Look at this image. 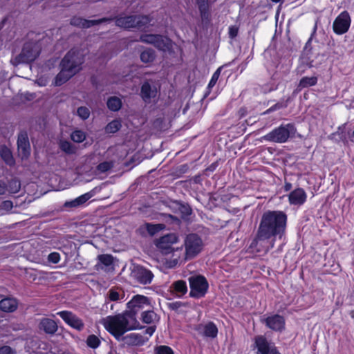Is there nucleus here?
<instances>
[{
  "label": "nucleus",
  "mask_w": 354,
  "mask_h": 354,
  "mask_svg": "<svg viewBox=\"0 0 354 354\" xmlns=\"http://www.w3.org/2000/svg\"><path fill=\"white\" fill-rule=\"evenodd\" d=\"M287 215L282 211H266L261 218L257 234L250 248L257 252L267 253L277 240L286 234Z\"/></svg>",
  "instance_id": "f257e3e1"
},
{
  "label": "nucleus",
  "mask_w": 354,
  "mask_h": 354,
  "mask_svg": "<svg viewBox=\"0 0 354 354\" xmlns=\"http://www.w3.org/2000/svg\"><path fill=\"white\" fill-rule=\"evenodd\" d=\"M102 323L105 329L118 341L122 339L125 333L141 328L136 311H124L115 316H108L103 319Z\"/></svg>",
  "instance_id": "f03ea898"
},
{
  "label": "nucleus",
  "mask_w": 354,
  "mask_h": 354,
  "mask_svg": "<svg viewBox=\"0 0 354 354\" xmlns=\"http://www.w3.org/2000/svg\"><path fill=\"white\" fill-rule=\"evenodd\" d=\"M84 62V57L80 50H70L60 62L61 70L55 77V85H62L80 71Z\"/></svg>",
  "instance_id": "7ed1b4c3"
},
{
  "label": "nucleus",
  "mask_w": 354,
  "mask_h": 354,
  "mask_svg": "<svg viewBox=\"0 0 354 354\" xmlns=\"http://www.w3.org/2000/svg\"><path fill=\"white\" fill-rule=\"evenodd\" d=\"M41 46L39 42L30 41L26 42L21 53L11 59L10 62L14 66L21 64H28L35 61L40 54Z\"/></svg>",
  "instance_id": "20e7f679"
},
{
  "label": "nucleus",
  "mask_w": 354,
  "mask_h": 354,
  "mask_svg": "<svg viewBox=\"0 0 354 354\" xmlns=\"http://www.w3.org/2000/svg\"><path fill=\"white\" fill-rule=\"evenodd\" d=\"M151 19L147 15L120 16L115 19V25L124 29H141L145 28L150 22Z\"/></svg>",
  "instance_id": "39448f33"
},
{
  "label": "nucleus",
  "mask_w": 354,
  "mask_h": 354,
  "mask_svg": "<svg viewBox=\"0 0 354 354\" xmlns=\"http://www.w3.org/2000/svg\"><path fill=\"white\" fill-rule=\"evenodd\" d=\"M296 129L292 124H281L265 135L263 140L277 143L286 142L290 136H293Z\"/></svg>",
  "instance_id": "423d86ee"
},
{
  "label": "nucleus",
  "mask_w": 354,
  "mask_h": 354,
  "mask_svg": "<svg viewBox=\"0 0 354 354\" xmlns=\"http://www.w3.org/2000/svg\"><path fill=\"white\" fill-rule=\"evenodd\" d=\"M185 259H192L196 257L203 250L202 239L197 234L191 233L184 240Z\"/></svg>",
  "instance_id": "0eeeda50"
},
{
  "label": "nucleus",
  "mask_w": 354,
  "mask_h": 354,
  "mask_svg": "<svg viewBox=\"0 0 354 354\" xmlns=\"http://www.w3.org/2000/svg\"><path fill=\"white\" fill-rule=\"evenodd\" d=\"M190 287L189 296L201 298L207 292L209 284L206 278L201 274L192 275L188 279Z\"/></svg>",
  "instance_id": "6e6552de"
},
{
  "label": "nucleus",
  "mask_w": 354,
  "mask_h": 354,
  "mask_svg": "<svg viewBox=\"0 0 354 354\" xmlns=\"http://www.w3.org/2000/svg\"><path fill=\"white\" fill-rule=\"evenodd\" d=\"M140 41L151 44L162 51H169L172 48V41L167 37L160 35L146 34L140 37Z\"/></svg>",
  "instance_id": "1a4fd4ad"
},
{
  "label": "nucleus",
  "mask_w": 354,
  "mask_h": 354,
  "mask_svg": "<svg viewBox=\"0 0 354 354\" xmlns=\"http://www.w3.org/2000/svg\"><path fill=\"white\" fill-rule=\"evenodd\" d=\"M131 276L138 283L143 285L150 284L153 278V274L151 270L139 265H134L133 266Z\"/></svg>",
  "instance_id": "9d476101"
},
{
  "label": "nucleus",
  "mask_w": 354,
  "mask_h": 354,
  "mask_svg": "<svg viewBox=\"0 0 354 354\" xmlns=\"http://www.w3.org/2000/svg\"><path fill=\"white\" fill-rule=\"evenodd\" d=\"M178 239V236L176 234H167L156 240V245L162 254H167L173 252L171 245L177 243Z\"/></svg>",
  "instance_id": "9b49d317"
},
{
  "label": "nucleus",
  "mask_w": 354,
  "mask_h": 354,
  "mask_svg": "<svg viewBox=\"0 0 354 354\" xmlns=\"http://www.w3.org/2000/svg\"><path fill=\"white\" fill-rule=\"evenodd\" d=\"M254 342L257 354H280L274 344L268 342L263 335L257 336Z\"/></svg>",
  "instance_id": "f8f14e48"
},
{
  "label": "nucleus",
  "mask_w": 354,
  "mask_h": 354,
  "mask_svg": "<svg viewBox=\"0 0 354 354\" xmlns=\"http://www.w3.org/2000/svg\"><path fill=\"white\" fill-rule=\"evenodd\" d=\"M351 18L346 11L342 12L334 21L333 30L338 35L346 32L350 27Z\"/></svg>",
  "instance_id": "ddd939ff"
},
{
  "label": "nucleus",
  "mask_w": 354,
  "mask_h": 354,
  "mask_svg": "<svg viewBox=\"0 0 354 354\" xmlns=\"http://www.w3.org/2000/svg\"><path fill=\"white\" fill-rule=\"evenodd\" d=\"M112 20H113L112 18H106V17L102 18V19H100L97 20H88V19H83L80 17H73L71 19L70 24H71V25L75 26V27H78V28H88L93 26L100 24L103 22L111 21Z\"/></svg>",
  "instance_id": "4468645a"
},
{
  "label": "nucleus",
  "mask_w": 354,
  "mask_h": 354,
  "mask_svg": "<svg viewBox=\"0 0 354 354\" xmlns=\"http://www.w3.org/2000/svg\"><path fill=\"white\" fill-rule=\"evenodd\" d=\"M151 300L147 297L136 295L127 304L129 310L151 307Z\"/></svg>",
  "instance_id": "2eb2a0df"
},
{
  "label": "nucleus",
  "mask_w": 354,
  "mask_h": 354,
  "mask_svg": "<svg viewBox=\"0 0 354 354\" xmlns=\"http://www.w3.org/2000/svg\"><path fill=\"white\" fill-rule=\"evenodd\" d=\"M157 95V88L154 84L150 81L145 82L140 90V96L145 102H150L151 98H154Z\"/></svg>",
  "instance_id": "dca6fc26"
},
{
  "label": "nucleus",
  "mask_w": 354,
  "mask_h": 354,
  "mask_svg": "<svg viewBox=\"0 0 354 354\" xmlns=\"http://www.w3.org/2000/svg\"><path fill=\"white\" fill-rule=\"evenodd\" d=\"M58 314L70 326L79 330L82 329L84 326L83 322L73 315L71 311H59Z\"/></svg>",
  "instance_id": "f3484780"
},
{
  "label": "nucleus",
  "mask_w": 354,
  "mask_h": 354,
  "mask_svg": "<svg viewBox=\"0 0 354 354\" xmlns=\"http://www.w3.org/2000/svg\"><path fill=\"white\" fill-rule=\"evenodd\" d=\"M17 147L22 158H27L30 155V146L26 132H21L19 134Z\"/></svg>",
  "instance_id": "a211bd4d"
},
{
  "label": "nucleus",
  "mask_w": 354,
  "mask_h": 354,
  "mask_svg": "<svg viewBox=\"0 0 354 354\" xmlns=\"http://www.w3.org/2000/svg\"><path fill=\"white\" fill-rule=\"evenodd\" d=\"M306 200V194L301 188H297L289 194V202L292 205H301Z\"/></svg>",
  "instance_id": "6ab92c4d"
},
{
  "label": "nucleus",
  "mask_w": 354,
  "mask_h": 354,
  "mask_svg": "<svg viewBox=\"0 0 354 354\" xmlns=\"http://www.w3.org/2000/svg\"><path fill=\"white\" fill-rule=\"evenodd\" d=\"M265 323L268 327L274 330H282L285 324L283 317L278 315L267 317Z\"/></svg>",
  "instance_id": "aec40b11"
},
{
  "label": "nucleus",
  "mask_w": 354,
  "mask_h": 354,
  "mask_svg": "<svg viewBox=\"0 0 354 354\" xmlns=\"http://www.w3.org/2000/svg\"><path fill=\"white\" fill-rule=\"evenodd\" d=\"M197 330L205 337L214 338L217 336L218 328L213 322H208L205 324H200Z\"/></svg>",
  "instance_id": "412c9836"
},
{
  "label": "nucleus",
  "mask_w": 354,
  "mask_h": 354,
  "mask_svg": "<svg viewBox=\"0 0 354 354\" xmlns=\"http://www.w3.org/2000/svg\"><path fill=\"white\" fill-rule=\"evenodd\" d=\"M93 196V192H87L84 194L81 195L80 196L70 201H66L64 204V207L68 208H74L77 207L84 203H85L87 201H88Z\"/></svg>",
  "instance_id": "4be33fe9"
},
{
  "label": "nucleus",
  "mask_w": 354,
  "mask_h": 354,
  "mask_svg": "<svg viewBox=\"0 0 354 354\" xmlns=\"http://www.w3.org/2000/svg\"><path fill=\"white\" fill-rule=\"evenodd\" d=\"M126 343L130 345L140 346L143 345L149 339L148 337H145L140 333H130L124 337Z\"/></svg>",
  "instance_id": "5701e85b"
},
{
  "label": "nucleus",
  "mask_w": 354,
  "mask_h": 354,
  "mask_svg": "<svg viewBox=\"0 0 354 354\" xmlns=\"http://www.w3.org/2000/svg\"><path fill=\"white\" fill-rule=\"evenodd\" d=\"M39 328L48 334H54L57 330V325L54 320L44 318L39 323Z\"/></svg>",
  "instance_id": "b1692460"
},
{
  "label": "nucleus",
  "mask_w": 354,
  "mask_h": 354,
  "mask_svg": "<svg viewBox=\"0 0 354 354\" xmlns=\"http://www.w3.org/2000/svg\"><path fill=\"white\" fill-rule=\"evenodd\" d=\"M196 3L198 6L202 21L208 20L209 17L208 0H196Z\"/></svg>",
  "instance_id": "393cba45"
},
{
  "label": "nucleus",
  "mask_w": 354,
  "mask_h": 354,
  "mask_svg": "<svg viewBox=\"0 0 354 354\" xmlns=\"http://www.w3.org/2000/svg\"><path fill=\"white\" fill-rule=\"evenodd\" d=\"M18 307V301L14 297H7L0 300V310H17Z\"/></svg>",
  "instance_id": "a878e982"
},
{
  "label": "nucleus",
  "mask_w": 354,
  "mask_h": 354,
  "mask_svg": "<svg viewBox=\"0 0 354 354\" xmlns=\"http://www.w3.org/2000/svg\"><path fill=\"white\" fill-rule=\"evenodd\" d=\"M0 156L9 166L13 165L15 162L11 151L6 146H1Z\"/></svg>",
  "instance_id": "bb28decb"
},
{
  "label": "nucleus",
  "mask_w": 354,
  "mask_h": 354,
  "mask_svg": "<svg viewBox=\"0 0 354 354\" xmlns=\"http://www.w3.org/2000/svg\"><path fill=\"white\" fill-rule=\"evenodd\" d=\"M171 288L178 296L184 295L187 292V283L183 280L174 281L171 285Z\"/></svg>",
  "instance_id": "cd10ccee"
},
{
  "label": "nucleus",
  "mask_w": 354,
  "mask_h": 354,
  "mask_svg": "<svg viewBox=\"0 0 354 354\" xmlns=\"http://www.w3.org/2000/svg\"><path fill=\"white\" fill-rule=\"evenodd\" d=\"M142 319L146 324H153L159 320V316L155 311H143L142 315Z\"/></svg>",
  "instance_id": "c85d7f7f"
},
{
  "label": "nucleus",
  "mask_w": 354,
  "mask_h": 354,
  "mask_svg": "<svg viewBox=\"0 0 354 354\" xmlns=\"http://www.w3.org/2000/svg\"><path fill=\"white\" fill-rule=\"evenodd\" d=\"M156 58L155 51L151 48H147L140 54V59L144 63H151Z\"/></svg>",
  "instance_id": "c756f323"
},
{
  "label": "nucleus",
  "mask_w": 354,
  "mask_h": 354,
  "mask_svg": "<svg viewBox=\"0 0 354 354\" xmlns=\"http://www.w3.org/2000/svg\"><path fill=\"white\" fill-rule=\"evenodd\" d=\"M122 127L121 121L120 120H113L106 124L104 128L106 133H115Z\"/></svg>",
  "instance_id": "7c9ffc66"
},
{
  "label": "nucleus",
  "mask_w": 354,
  "mask_h": 354,
  "mask_svg": "<svg viewBox=\"0 0 354 354\" xmlns=\"http://www.w3.org/2000/svg\"><path fill=\"white\" fill-rule=\"evenodd\" d=\"M21 189V182L16 178H12L7 184V191L10 194H16Z\"/></svg>",
  "instance_id": "2f4dec72"
},
{
  "label": "nucleus",
  "mask_w": 354,
  "mask_h": 354,
  "mask_svg": "<svg viewBox=\"0 0 354 354\" xmlns=\"http://www.w3.org/2000/svg\"><path fill=\"white\" fill-rule=\"evenodd\" d=\"M106 104L111 111H117L121 108L122 102L120 98L114 96L108 99Z\"/></svg>",
  "instance_id": "473e14b6"
},
{
  "label": "nucleus",
  "mask_w": 354,
  "mask_h": 354,
  "mask_svg": "<svg viewBox=\"0 0 354 354\" xmlns=\"http://www.w3.org/2000/svg\"><path fill=\"white\" fill-rule=\"evenodd\" d=\"M317 82V77H304L300 80L299 87L303 88L314 86Z\"/></svg>",
  "instance_id": "72a5a7b5"
},
{
  "label": "nucleus",
  "mask_w": 354,
  "mask_h": 354,
  "mask_svg": "<svg viewBox=\"0 0 354 354\" xmlns=\"http://www.w3.org/2000/svg\"><path fill=\"white\" fill-rule=\"evenodd\" d=\"M290 100V97H288L287 100H284L283 99L281 100L280 102L276 103L271 107H270L268 109H267L264 114H268L271 112H273L274 111L279 110L280 109L286 108L288 106V102Z\"/></svg>",
  "instance_id": "f704fd0d"
},
{
  "label": "nucleus",
  "mask_w": 354,
  "mask_h": 354,
  "mask_svg": "<svg viewBox=\"0 0 354 354\" xmlns=\"http://www.w3.org/2000/svg\"><path fill=\"white\" fill-rule=\"evenodd\" d=\"M146 230L147 232L151 235L153 236L160 230L165 228L164 224H152V223H147L146 224Z\"/></svg>",
  "instance_id": "c9c22d12"
},
{
  "label": "nucleus",
  "mask_w": 354,
  "mask_h": 354,
  "mask_svg": "<svg viewBox=\"0 0 354 354\" xmlns=\"http://www.w3.org/2000/svg\"><path fill=\"white\" fill-rule=\"evenodd\" d=\"M175 203L183 215L187 216L192 214V209L188 204L179 202H176Z\"/></svg>",
  "instance_id": "e433bc0d"
},
{
  "label": "nucleus",
  "mask_w": 354,
  "mask_h": 354,
  "mask_svg": "<svg viewBox=\"0 0 354 354\" xmlns=\"http://www.w3.org/2000/svg\"><path fill=\"white\" fill-rule=\"evenodd\" d=\"M71 138L73 141L80 143L85 140L86 135L85 133L81 130H75L71 133Z\"/></svg>",
  "instance_id": "4c0bfd02"
},
{
  "label": "nucleus",
  "mask_w": 354,
  "mask_h": 354,
  "mask_svg": "<svg viewBox=\"0 0 354 354\" xmlns=\"http://www.w3.org/2000/svg\"><path fill=\"white\" fill-rule=\"evenodd\" d=\"M90 109L86 106H80L77 110V115L83 120L88 119L90 116Z\"/></svg>",
  "instance_id": "58836bf2"
},
{
  "label": "nucleus",
  "mask_w": 354,
  "mask_h": 354,
  "mask_svg": "<svg viewBox=\"0 0 354 354\" xmlns=\"http://www.w3.org/2000/svg\"><path fill=\"white\" fill-rule=\"evenodd\" d=\"M86 344L89 347L96 348L100 346V340L96 335H91L87 337Z\"/></svg>",
  "instance_id": "ea45409f"
},
{
  "label": "nucleus",
  "mask_w": 354,
  "mask_h": 354,
  "mask_svg": "<svg viewBox=\"0 0 354 354\" xmlns=\"http://www.w3.org/2000/svg\"><path fill=\"white\" fill-rule=\"evenodd\" d=\"M97 258L106 266H109L113 263V258L111 254H101Z\"/></svg>",
  "instance_id": "a19ab883"
},
{
  "label": "nucleus",
  "mask_w": 354,
  "mask_h": 354,
  "mask_svg": "<svg viewBox=\"0 0 354 354\" xmlns=\"http://www.w3.org/2000/svg\"><path fill=\"white\" fill-rule=\"evenodd\" d=\"M222 70V66L217 68V70L214 73L209 82L208 84V88H211L216 84Z\"/></svg>",
  "instance_id": "79ce46f5"
},
{
  "label": "nucleus",
  "mask_w": 354,
  "mask_h": 354,
  "mask_svg": "<svg viewBox=\"0 0 354 354\" xmlns=\"http://www.w3.org/2000/svg\"><path fill=\"white\" fill-rule=\"evenodd\" d=\"M113 167V163L111 162L104 161L100 163L97 166V169L100 172H106Z\"/></svg>",
  "instance_id": "37998d69"
},
{
  "label": "nucleus",
  "mask_w": 354,
  "mask_h": 354,
  "mask_svg": "<svg viewBox=\"0 0 354 354\" xmlns=\"http://www.w3.org/2000/svg\"><path fill=\"white\" fill-rule=\"evenodd\" d=\"M156 354H174L172 349L167 346H158L155 350Z\"/></svg>",
  "instance_id": "c03bdc74"
},
{
  "label": "nucleus",
  "mask_w": 354,
  "mask_h": 354,
  "mask_svg": "<svg viewBox=\"0 0 354 354\" xmlns=\"http://www.w3.org/2000/svg\"><path fill=\"white\" fill-rule=\"evenodd\" d=\"M59 147L63 151H64L66 153H73L72 145H71V142H69L68 141H62L59 144Z\"/></svg>",
  "instance_id": "a18cd8bd"
},
{
  "label": "nucleus",
  "mask_w": 354,
  "mask_h": 354,
  "mask_svg": "<svg viewBox=\"0 0 354 354\" xmlns=\"http://www.w3.org/2000/svg\"><path fill=\"white\" fill-rule=\"evenodd\" d=\"M109 297L111 301H117L120 299V293L114 289H111L109 291Z\"/></svg>",
  "instance_id": "49530a36"
},
{
  "label": "nucleus",
  "mask_w": 354,
  "mask_h": 354,
  "mask_svg": "<svg viewBox=\"0 0 354 354\" xmlns=\"http://www.w3.org/2000/svg\"><path fill=\"white\" fill-rule=\"evenodd\" d=\"M13 203L11 201L7 200L3 201L0 205V209L9 212L12 209Z\"/></svg>",
  "instance_id": "de8ad7c7"
},
{
  "label": "nucleus",
  "mask_w": 354,
  "mask_h": 354,
  "mask_svg": "<svg viewBox=\"0 0 354 354\" xmlns=\"http://www.w3.org/2000/svg\"><path fill=\"white\" fill-rule=\"evenodd\" d=\"M48 260L51 263H57L60 260V255L57 252H52L48 255Z\"/></svg>",
  "instance_id": "09e8293b"
},
{
  "label": "nucleus",
  "mask_w": 354,
  "mask_h": 354,
  "mask_svg": "<svg viewBox=\"0 0 354 354\" xmlns=\"http://www.w3.org/2000/svg\"><path fill=\"white\" fill-rule=\"evenodd\" d=\"M239 32V28L236 26H231L229 27V37L231 39L235 38Z\"/></svg>",
  "instance_id": "8fccbe9b"
},
{
  "label": "nucleus",
  "mask_w": 354,
  "mask_h": 354,
  "mask_svg": "<svg viewBox=\"0 0 354 354\" xmlns=\"http://www.w3.org/2000/svg\"><path fill=\"white\" fill-rule=\"evenodd\" d=\"M6 192L7 183L3 180H0V195L5 194Z\"/></svg>",
  "instance_id": "3c124183"
},
{
  "label": "nucleus",
  "mask_w": 354,
  "mask_h": 354,
  "mask_svg": "<svg viewBox=\"0 0 354 354\" xmlns=\"http://www.w3.org/2000/svg\"><path fill=\"white\" fill-rule=\"evenodd\" d=\"M0 354H13L10 347L5 346L0 348Z\"/></svg>",
  "instance_id": "603ef678"
},
{
  "label": "nucleus",
  "mask_w": 354,
  "mask_h": 354,
  "mask_svg": "<svg viewBox=\"0 0 354 354\" xmlns=\"http://www.w3.org/2000/svg\"><path fill=\"white\" fill-rule=\"evenodd\" d=\"M155 330H156V327L154 326H151L148 327L145 330V334L149 335V337H151V336H152V335L153 334Z\"/></svg>",
  "instance_id": "864d4df0"
},
{
  "label": "nucleus",
  "mask_w": 354,
  "mask_h": 354,
  "mask_svg": "<svg viewBox=\"0 0 354 354\" xmlns=\"http://www.w3.org/2000/svg\"><path fill=\"white\" fill-rule=\"evenodd\" d=\"M316 30H317V25H315V26H314L313 31V32H312V34H311V35H310V37L309 38V39H308V41L306 42V47H307V46L310 44V42H311V41H312V39H313V38L314 35H315V33H316Z\"/></svg>",
  "instance_id": "5fc2aeb1"
},
{
  "label": "nucleus",
  "mask_w": 354,
  "mask_h": 354,
  "mask_svg": "<svg viewBox=\"0 0 354 354\" xmlns=\"http://www.w3.org/2000/svg\"><path fill=\"white\" fill-rule=\"evenodd\" d=\"M292 187V185L290 183H286L285 185V190L289 191Z\"/></svg>",
  "instance_id": "6e6d98bb"
},
{
  "label": "nucleus",
  "mask_w": 354,
  "mask_h": 354,
  "mask_svg": "<svg viewBox=\"0 0 354 354\" xmlns=\"http://www.w3.org/2000/svg\"><path fill=\"white\" fill-rule=\"evenodd\" d=\"M106 308H110L112 310V309H113V304H111V302H107V303L106 304Z\"/></svg>",
  "instance_id": "4d7b16f0"
},
{
  "label": "nucleus",
  "mask_w": 354,
  "mask_h": 354,
  "mask_svg": "<svg viewBox=\"0 0 354 354\" xmlns=\"http://www.w3.org/2000/svg\"><path fill=\"white\" fill-rule=\"evenodd\" d=\"M272 2H274V3H278L281 0H271Z\"/></svg>",
  "instance_id": "13d9d810"
},
{
  "label": "nucleus",
  "mask_w": 354,
  "mask_h": 354,
  "mask_svg": "<svg viewBox=\"0 0 354 354\" xmlns=\"http://www.w3.org/2000/svg\"><path fill=\"white\" fill-rule=\"evenodd\" d=\"M351 317H352L353 318H354V312H353H353H352V313H351Z\"/></svg>",
  "instance_id": "bf43d9fd"
},
{
  "label": "nucleus",
  "mask_w": 354,
  "mask_h": 354,
  "mask_svg": "<svg viewBox=\"0 0 354 354\" xmlns=\"http://www.w3.org/2000/svg\"><path fill=\"white\" fill-rule=\"evenodd\" d=\"M352 136L354 137V131L352 133Z\"/></svg>",
  "instance_id": "052dcab7"
}]
</instances>
